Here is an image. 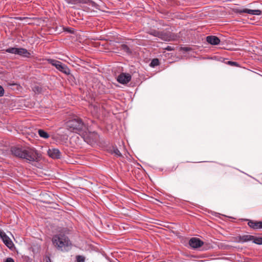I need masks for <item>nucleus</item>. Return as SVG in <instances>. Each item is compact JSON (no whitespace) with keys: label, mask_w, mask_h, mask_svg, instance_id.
Here are the masks:
<instances>
[{"label":"nucleus","mask_w":262,"mask_h":262,"mask_svg":"<svg viewBox=\"0 0 262 262\" xmlns=\"http://www.w3.org/2000/svg\"><path fill=\"white\" fill-rule=\"evenodd\" d=\"M111 152L112 154L114 155L115 156L117 157H121L122 155L118 149L116 147H113L112 149L111 150Z\"/></svg>","instance_id":"2eb2a0df"},{"label":"nucleus","mask_w":262,"mask_h":262,"mask_svg":"<svg viewBox=\"0 0 262 262\" xmlns=\"http://www.w3.org/2000/svg\"><path fill=\"white\" fill-rule=\"evenodd\" d=\"M150 34H151L154 36H156V37H162V33L156 31V30L151 31L150 32Z\"/></svg>","instance_id":"aec40b11"},{"label":"nucleus","mask_w":262,"mask_h":262,"mask_svg":"<svg viewBox=\"0 0 262 262\" xmlns=\"http://www.w3.org/2000/svg\"><path fill=\"white\" fill-rule=\"evenodd\" d=\"M248 225L251 228L254 229H261V222H254L253 221H249L248 223Z\"/></svg>","instance_id":"ddd939ff"},{"label":"nucleus","mask_w":262,"mask_h":262,"mask_svg":"<svg viewBox=\"0 0 262 262\" xmlns=\"http://www.w3.org/2000/svg\"><path fill=\"white\" fill-rule=\"evenodd\" d=\"M47 61L48 63L55 67L59 71L66 74L70 73V70L68 67L62 64L60 61L53 59H48Z\"/></svg>","instance_id":"39448f33"},{"label":"nucleus","mask_w":262,"mask_h":262,"mask_svg":"<svg viewBox=\"0 0 262 262\" xmlns=\"http://www.w3.org/2000/svg\"><path fill=\"white\" fill-rule=\"evenodd\" d=\"M4 93V90L3 88L0 85V97L2 96Z\"/></svg>","instance_id":"393cba45"},{"label":"nucleus","mask_w":262,"mask_h":262,"mask_svg":"<svg viewBox=\"0 0 262 262\" xmlns=\"http://www.w3.org/2000/svg\"><path fill=\"white\" fill-rule=\"evenodd\" d=\"M159 64V60L157 58L153 59L151 62L149 64V66L152 68H155V67L158 66Z\"/></svg>","instance_id":"a211bd4d"},{"label":"nucleus","mask_w":262,"mask_h":262,"mask_svg":"<svg viewBox=\"0 0 262 262\" xmlns=\"http://www.w3.org/2000/svg\"><path fill=\"white\" fill-rule=\"evenodd\" d=\"M189 245L192 249H196L204 245V242L197 237H192L189 241Z\"/></svg>","instance_id":"6e6552de"},{"label":"nucleus","mask_w":262,"mask_h":262,"mask_svg":"<svg viewBox=\"0 0 262 262\" xmlns=\"http://www.w3.org/2000/svg\"><path fill=\"white\" fill-rule=\"evenodd\" d=\"M79 3L83 4V9L88 12H95L101 10V6L91 0H77Z\"/></svg>","instance_id":"20e7f679"},{"label":"nucleus","mask_w":262,"mask_h":262,"mask_svg":"<svg viewBox=\"0 0 262 262\" xmlns=\"http://www.w3.org/2000/svg\"><path fill=\"white\" fill-rule=\"evenodd\" d=\"M38 134L40 136V137L44 138V139H47L49 137V136L48 134L42 129H39L38 131Z\"/></svg>","instance_id":"dca6fc26"},{"label":"nucleus","mask_w":262,"mask_h":262,"mask_svg":"<svg viewBox=\"0 0 262 262\" xmlns=\"http://www.w3.org/2000/svg\"><path fill=\"white\" fill-rule=\"evenodd\" d=\"M77 262H84L85 260V258L83 256L78 255L76 257Z\"/></svg>","instance_id":"4be33fe9"},{"label":"nucleus","mask_w":262,"mask_h":262,"mask_svg":"<svg viewBox=\"0 0 262 262\" xmlns=\"http://www.w3.org/2000/svg\"><path fill=\"white\" fill-rule=\"evenodd\" d=\"M0 237L8 248L12 249L13 248L14 244L12 241L2 230H0Z\"/></svg>","instance_id":"0eeeda50"},{"label":"nucleus","mask_w":262,"mask_h":262,"mask_svg":"<svg viewBox=\"0 0 262 262\" xmlns=\"http://www.w3.org/2000/svg\"><path fill=\"white\" fill-rule=\"evenodd\" d=\"M6 52L11 54L19 55L23 57L27 58L30 57L31 56L30 53L29 52L27 49L21 48H9L6 50Z\"/></svg>","instance_id":"423d86ee"},{"label":"nucleus","mask_w":262,"mask_h":262,"mask_svg":"<svg viewBox=\"0 0 262 262\" xmlns=\"http://www.w3.org/2000/svg\"><path fill=\"white\" fill-rule=\"evenodd\" d=\"M253 242L258 245L262 244V237H256L254 236V238L252 240Z\"/></svg>","instance_id":"412c9836"},{"label":"nucleus","mask_w":262,"mask_h":262,"mask_svg":"<svg viewBox=\"0 0 262 262\" xmlns=\"http://www.w3.org/2000/svg\"><path fill=\"white\" fill-rule=\"evenodd\" d=\"M120 49L128 54L131 53V51L129 48L126 45H121L120 46Z\"/></svg>","instance_id":"f3484780"},{"label":"nucleus","mask_w":262,"mask_h":262,"mask_svg":"<svg viewBox=\"0 0 262 262\" xmlns=\"http://www.w3.org/2000/svg\"><path fill=\"white\" fill-rule=\"evenodd\" d=\"M90 107L92 111L93 109V112L95 114H97L100 110L99 107L96 104H92Z\"/></svg>","instance_id":"6ab92c4d"},{"label":"nucleus","mask_w":262,"mask_h":262,"mask_svg":"<svg viewBox=\"0 0 262 262\" xmlns=\"http://www.w3.org/2000/svg\"><path fill=\"white\" fill-rule=\"evenodd\" d=\"M68 3H72L75 0H66Z\"/></svg>","instance_id":"cd10ccee"},{"label":"nucleus","mask_w":262,"mask_h":262,"mask_svg":"<svg viewBox=\"0 0 262 262\" xmlns=\"http://www.w3.org/2000/svg\"><path fill=\"white\" fill-rule=\"evenodd\" d=\"M66 126L70 131L79 134L88 143L91 144L93 141L89 140L88 137H86L87 126L81 119L77 118L68 121Z\"/></svg>","instance_id":"f257e3e1"},{"label":"nucleus","mask_w":262,"mask_h":262,"mask_svg":"<svg viewBox=\"0 0 262 262\" xmlns=\"http://www.w3.org/2000/svg\"><path fill=\"white\" fill-rule=\"evenodd\" d=\"M239 13H245L251 15H259L261 14V11L260 10H251L249 9H243L239 11Z\"/></svg>","instance_id":"f8f14e48"},{"label":"nucleus","mask_w":262,"mask_h":262,"mask_svg":"<svg viewBox=\"0 0 262 262\" xmlns=\"http://www.w3.org/2000/svg\"><path fill=\"white\" fill-rule=\"evenodd\" d=\"M11 151L14 156L25 159L29 163L37 162L39 158L38 153L34 148L13 147L12 148Z\"/></svg>","instance_id":"f03ea898"},{"label":"nucleus","mask_w":262,"mask_h":262,"mask_svg":"<svg viewBox=\"0 0 262 262\" xmlns=\"http://www.w3.org/2000/svg\"><path fill=\"white\" fill-rule=\"evenodd\" d=\"M254 238V236L250 235H244L239 237L240 240L243 242H246L252 241Z\"/></svg>","instance_id":"4468645a"},{"label":"nucleus","mask_w":262,"mask_h":262,"mask_svg":"<svg viewBox=\"0 0 262 262\" xmlns=\"http://www.w3.org/2000/svg\"><path fill=\"white\" fill-rule=\"evenodd\" d=\"M63 232H60L58 234L54 235L52 237V242L58 250L67 251L69 249L72 244L69 237Z\"/></svg>","instance_id":"7ed1b4c3"},{"label":"nucleus","mask_w":262,"mask_h":262,"mask_svg":"<svg viewBox=\"0 0 262 262\" xmlns=\"http://www.w3.org/2000/svg\"><path fill=\"white\" fill-rule=\"evenodd\" d=\"M206 41L212 45H217L220 42V39L215 36H208L206 37Z\"/></svg>","instance_id":"9b49d317"},{"label":"nucleus","mask_w":262,"mask_h":262,"mask_svg":"<svg viewBox=\"0 0 262 262\" xmlns=\"http://www.w3.org/2000/svg\"><path fill=\"white\" fill-rule=\"evenodd\" d=\"M261 228H262V222H261Z\"/></svg>","instance_id":"c85d7f7f"},{"label":"nucleus","mask_w":262,"mask_h":262,"mask_svg":"<svg viewBox=\"0 0 262 262\" xmlns=\"http://www.w3.org/2000/svg\"><path fill=\"white\" fill-rule=\"evenodd\" d=\"M4 262H15L14 259L11 257L7 258Z\"/></svg>","instance_id":"b1692460"},{"label":"nucleus","mask_w":262,"mask_h":262,"mask_svg":"<svg viewBox=\"0 0 262 262\" xmlns=\"http://www.w3.org/2000/svg\"><path fill=\"white\" fill-rule=\"evenodd\" d=\"M48 154L52 159H59L61 157V152L57 148L49 149Z\"/></svg>","instance_id":"9d476101"},{"label":"nucleus","mask_w":262,"mask_h":262,"mask_svg":"<svg viewBox=\"0 0 262 262\" xmlns=\"http://www.w3.org/2000/svg\"><path fill=\"white\" fill-rule=\"evenodd\" d=\"M229 63L230 64H232V65H236V62H232V61H229Z\"/></svg>","instance_id":"bb28decb"},{"label":"nucleus","mask_w":262,"mask_h":262,"mask_svg":"<svg viewBox=\"0 0 262 262\" xmlns=\"http://www.w3.org/2000/svg\"><path fill=\"white\" fill-rule=\"evenodd\" d=\"M131 75L128 73H122L117 77V81L121 84H126L131 80Z\"/></svg>","instance_id":"1a4fd4ad"},{"label":"nucleus","mask_w":262,"mask_h":262,"mask_svg":"<svg viewBox=\"0 0 262 262\" xmlns=\"http://www.w3.org/2000/svg\"><path fill=\"white\" fill-rule=\"evenodd\" d=\"M33 91L34 92H37L38 93H40L41 91V88L38 86H35L33 88Z\"/></svg>","instance_id":"5701e85b"},{"label":"nucleus","mask_w":262,"mask_h":262,"mask_svg":"<svg viewBox=\"0 0 262 262\" xmlns=\"http://www.w3.org/2000/svg\"><path fill=\"white\" fill-rule=\"evenodd\" d=\"M165 50H167V51H172L174 50V48L173 47H171V46H167L165 48Z\"/></svg>","instance_id":"a878e982"}]
</instances>
